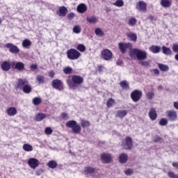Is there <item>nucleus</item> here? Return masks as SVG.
I'll return each instance as SVG.
<instances>
[{
    "label": "nucleus",
    "instance_id": "obj_1",
    "mask_svg": "<svg viewBox=\"0 0 178 178\" xmlns=\"http://www.w3.org/2000/svg\"><path fill=\"white\" fill-rule=\"evenodd\" d=\"M84 81V79L80 76L77 75H73L70 78H68L67 79V83L70 87V88H72V90H76L80 84H83V82Z\"/></svg>",
    "mask_w": 178,
    "mask_h": 178
},
{
    "label": "nucleus",
    "instance_id": "obj_2",
    "mask_svg": "<svg viewBox=\"0 0 178 178\" xmlns=\"http://www.w3.org/2000/svg\"><path fill=\"white\" fill-rule=\"evenodd\" d=\"M16 87L17 88H19L20 90H22V91L25 94H30V92H31L33 90V88H31V86L29 84V80L26 79H18Z\"/></svg>",
    "mask_w": 178,
    "mask_h": 178
},
{
    "label": "nucleus",
    "instance_id": "obj_3",
    "mask_svg": "<svg viewBox=\"0 0 178 178\" xmlns=\"http://www.w3.org/2000/svg\"><path fill=\"white\" fill-rule=\"evenodd\" d=\"M130 56H136L138 60H145L147 59V51L138 49H133L129 52Z\"/></svg>",
    "mask_w": 178,
    "mask_h": 178
},
{
    "label": "nucleus",
    "instance_id": "obj_4",
    "mask_svg": "<svg viewBox=\"0 0 178 178\" xmlns=\"http://www.w3.org/2000/svg\"><path fill=\"white\" fill-rule=\"evenodd\" d=\"M66 127L72 129L73 133L75 134H79L81 131V127L77 124V122L74 120H70L66 122Z\"/></svg>",
    "mask_w": 178,
    "mask_h": 178
},
{
    "label": "nucleus",
    "instance_id": "obj_5",
    "mask_svg": "<svg viewBox=\"0 0 178 178\" xmlns=\"http://www.w3.org/2000/svg\"><path fill=\"white\" fill-rule=\"evenodd\" d=\"M81 56V54L75 49H70L67 51V57L70 60H76Z\"/></svg>",
    "mask_w": 178,
    "mask_h": 178
},
{
    "label": "nucleus",
    "instance_id": "obj_6",
    "mask_svg": "<svg viewBox=\"0 0 178 178\" xmlns=\"http://www.w3.org/2000/svg\"><path fill=\"white\" fill-rule=\"evenodd\" d=\"M122 146L124 149H131L133 148V140L131 138L127 137L125 140L122 142Z\"/></svg>",
    "mask_w": 178,
    "mask_h": 178
},
{
    "label": "nucleus",
    "instance_id": "obj_7",
    "mask_svg": "<svg viewBox=\"0 0 178 178\" xmlns=\"http://www.w3.org/2000/svg\"><path fill=\"white\" fill-rule=\"evenodd\" d=\"M28 165L31 169H37L40 166V161L35 158H31L28 160Z\"/></svg>",
    "mask_w": 178,
    "mask_h": 178
},
{
    "label": "nucleus",
    "instance_id": "obj_8",
    "mask_svg": "<svg viewBox=\"0 0 178 178\" xmlns=\"http://www.w3.org/2000/svg\"><path fill=\"white\" fill-rule=\"evenodd\" d=\"M143 95V92L140 90H134L131 93V98L134 101V102H138L140 101V99L141 98Z\"/></svg>",
    "mask_w": 178,
    "mask_h": 178
},
{
    "label": "nucleus",
    "instance_id": "obj_9",
    "mask_svg": "<svg viewBox=\"0 0 178 178\" xmlns=\"http://www.w3.org/2000/svg\"><path fill=\"white\" fill-rule=\"evenodd\" d=\"M118 47L122 52V54H124L127 49H131L133 48V44L131 43H119Z\"/></svg>",
    "mask_w": 178,
    "mask_h": 178
},
{
    "label": "nucleus",
    "instance_id": "obj_10",
    "mask_svg": "<svg viewBox=\"0 0 178 178\" xmlns=\"http://www.w3.org/2000/svg\"><path fill=\"white\" fill-rule=\"evenodd\" d=\"M6 48H8L11 54H19L20 52V49H19V47L17 46L14 45L12 43H7L5 44Z\"/></svg>",
    "mask_w": 178,
    "mask_h": 178
},
{
    "label": "nucleus",
    "instance_id": "obj_11",
    "mask_svg": "<svg viewBox=\"0 0 178 178\" xmlns=\"http://www.w3.org/2000/svg\"><path fill=\"white\" fill-rule=\"evenodd\" d=\"M102 58L104 60H111L112 59V51L108 49H106L102 51Z\"/></svg>",
    "mask_w": 178,
    "mask_h": 178
},
{
    "label": "nucleus",
    "instance_id": "obj_12",
    "mask_svg": "<svg viewBox=\"0 0 178 178\" xmlns=\"http://www.w3.org/2000/svg\"><path fill=\"white\" fill-rule=\"evenodd\" d=\"M52 86L59 91H62L63 90V83L59 79H54L51 83Z\"/></svg>",
    "mask_w": 178,
    "mask_h": 178
},
{
    "label": "nucleus",
    "instance_id": "obj_13",
    "mask_svg": "<svg viewBox=\"0 0 178 178\" xmlns=\"http://www.w3.org/2000/svg\"><path fill=\"white\" fill-rule=\"evenodd\" d=\"M166 115L170 120L172 122L177 120V113L175 111H168L166 112Z\"/></svg>",
    "mask_w": 178,
    "mask_h": 178
},
{
    "label": "nucleus",
    "instance_id": "obj_14",
    "mask_svg": "<svg viewBox=\"0 0 178 178\" xmlns=\"http://www.w3.org/2000/svg\"><path fill=\"white\" fill-rule=\"evenodd\" d=\"M101 159L105 163L112 162V156L110 154L104 153L101 155Z\"/></svg>",
    "mask_w": 178,
    "mask_h": 178
},
{
    "label": "nucleus",
    "instance_id": "obj_15",
    "mask_svg": "<svg viewBox=\"0 0 178 178\" xmlns=\"http://www.w3.org/2000/svg\"><path fill=\"white\" fill-rule=\"evenodd\" d=\"M149 118L150 120H156V118H158V114L156 113V111H155V108H152L150 111H149Z\"/></svg>",
    "mask_w": 178,
    "mask_h": 178
},
{
    "label": "nucleus",
    "instance_id": "obj_16",
    "mask_svg": "<svg viewBox=\"0 0 178 178\" xmlns=\"http://www.w3.org/2000/svg\"><path fill=\"white\" fill-rule=\"evenodd\" d=\"M6 113L8 116H15L17 115V109L15 107H10L6 110Z\"/></svg>",
    "mask_w": 178,
    "mask_h": 178
},
{
    "label": "nucleus",
    "instance_id": "obj_17",
    "mask_svg": "<svg viewBox=\"0 0 178 178\" xmlns=\"http://www.w3.org/2000/svg\"><path fill=\"white\" fill-rule=\"evenodd\" d=\"M86 20L88 23L90 24H97L98 22V17H95V15L87 17Z\"/></svg>",
    "mask_w": 178,
    "mask_h": 178
},
{
    "label": "nucleus",
    "instance_id": "obj_18",
    "mask_svg": "<svg viewBox=\"0 0 178 178\" xmlns=\"http://www.w3.org/2000/svg\"><path fill=\"white\" fill-rule=\"evenodd\" d=\"M76 10L79 13H84L87 11V6L84 3H81L77 6Z\"/></svg>",
    "mask_w": 178,
    "mask_h": 178
},
{
    "label": "nucleus",
    "instance_id": "obj_19",
    "mask_svg": "<svg viewBox=\"0 0 178 178\" xmlns=\"http://www.w3.org/2000/svg\"><path fill=\"white\" fill-rule=\"evenodd\" d=\"M45 118H47V115L45 113H39L35 115V120L36 122H41V121L44 120V119H45Z\"/></svg>",
    "mask_w": 178,
    "mask_h": 178
},
{
    "label": "nucleus",
    "instance_id": "obj_20",
    "mask_svg": "<svg viewBox=\"0 0 178 178\" xmlns=\"http://www.w3.org/2000/svg\"><path fill=\"white\" fill-rule=\"evenodd\" d=\"M13 68L17 69V70H23L24 69V64L22 62H18L13 64Z\"/></svg>",
    "mask_w": 178,
    "mask_h": 178
},
{
    "label": "nucleus",
    "instance_id": "obj_21",
    "mask_svg": "<svg viewBox=\"0 0 178 178\" xmlns=\"http://www.w3.org/2000/svg\"><path fill=\"white\" fill-rule=\"evenodd\" d=\"M127 115V111L126 110H119L117 111L115 118H120V119H123L124 116Z\"/></svg>",
    "mask_w": 178,
    "mask_h": 178
},
{
    "label": "nucleus",
    "instance_id": "obj_22",
    "mask_svg": "<svg viewBox=\"0 0 178 178\" xmlns=\"http://www.w3.org/2000/svg\"><path fill=\"white\" fill-rule=\"evenodd\" d=\"M149 49L152 54H159L161 52V47L159 46L152 45Z\"/></svg>",
    "mask_w": 178,
    "mask_h": 178
},
{
    "label": "nucleus",
    "instance_id": "obj_23",
    "mask_svg": "<svg viewBox=\"0 0 178 178\" xmlns=\"http://www.w3.org/2000/svg\"><path fill=\"white\" fill-rule=\"evenodd\" d=\"M136 9L138 10H145L147 9V4L144 1H139L136 5Z\"/></svg>",
    "mask_w": 178,
    "mask_h": 178
},
{
    "label": "nucleus",
    "instance_id": "obj_24",
    "mask_svg": "<svg viewBox=\"0 0 178 178\" xmlns=\"http://www.w3.org/2000/svg\"><path fill=\"white\" fill-rule=\"evenodd\" d=\"M127 37L129 38L131 41H137V34L133 32H129L127 33Z\"/></svg>",
    "mask_w": 178,
    "mask_h": 178
},
{
    "label": "nucleus",
    "instance_id": "obj_25",
    "mask_svg": "<svg viewBox=\"0 0 178 178\" xmlns=\"http://www.w3.org/2000/svg\"><path fill=\"white\" fill-rule=\"evenodd\" d=\"M1 69L4 72H8V70H10V63H9L8 61H4L1 64Z\"/></svg>",
    "mask_w": 178,
    "mask_h": 178
},
{
    "label": "nucleus",
    "instance_id": "obj_26",
    "mask_svg": "<svg viewBox=\"0 0 178 178\" xmlns=\"http://www.w3.org/2000/svg\"><path fill=\"white\" fill-rule=\"evenodd\" d=\"M161 5L163 8H169L172 5V1L169 0H161Z\"/></svg>",
    "mask_w": 178,
    "mask_h": 178
},
{
    "label": "nucleus",
    "instance_id": "obj_27",
    "mask_svg": "<svg viewBox=\"0 0 178 178\" xmlns=\"http://www.w3.org/2000/svg\"><path fill=\"white\" fill-rule=\"evenodd\" d=\"M67 13V8L66 7L63 6L59 8V16H66V14Z\"/></svg>",
    "mask_w": 178,
    "mask_h": 178
},
{
    "label": "nucleus",
    "instance_id": "obj_28",
    "mask_svg": "<svg viewBox=\"0 0 178 178\" xmlns=\"http://www.w3.org/2000/svg\"><path fill=\"white\" fill-rule=\"evenodd\" d=\"M120 87L123 88V90H130V86H129V83L127 81H122L120 83Z\"/></svg>",
    "mask_w": 178,
    "mask_h": 178
},
{
    "label": "nucleus",
    "instance_id": "obj_29",
    "mask_svg": "<svg viewBox=\"0 0 178 178\" xmlns=\"http://www.w3.org/2000/svg\"><path fill=\"white\" fill-rule=\"evenodd\" d=\"M22 148H23L24 151H26V152H31V151H33V146L30 144L23 145Z\"/></svg>",
    "mask_w": 178,
    "mask_h": 178
},
{
    "label": "nucleus",
    "instance_id": "obj_30",
    "mask_svg": "<svg viewBox=\"0 0 178 178\" xmlns=\"http://www.w3.org/2000/svg\"><path fill=\"white\" fill-rule=\"evenodd\" d=\"M95 33L97 37H104V35H105V33L103 32L101 28H96L95 30Z\"/></svg>",
    "mask_w": 178,
    "mask_h": 178
},
{
    "label": "nucleus",
    "instance_id": "obj_31",
    "mask_svg": "<svg viewBox=\"0 0 178 178\" xmlns=\"http://www.w3.org/2000/svg\"><path fill=\"white\" fill-rule=\"evenodd\" d=\"M162 51L164 55H167V56L172 55V49H170V48L166 47L165 46H163Z\"/></svg>",
    "mask_w": 178,
    "mask_h": 178
},
{
    "label": "nucleus",
    "instance_id": "obj_32",
    "mask_svg": "<svg viewBox=\"0 0 178 178\" xmlns=\"http://www.w3.org/2000/svg\"><path fill=\"white\" fill-rule=\"evenodd\" d=\"M119 159L121 163H126V162H127V155L124 153L121 154L119 156Z\"/></svg>",
    "mask_w": 178,
    "mask_h": 178
},
{
    "label": "nucleus",
    "instance_id": "obj_33",
    "mask_svg": "<svg viewBox=\"0 0 178 178\" xmlns=\"http://www.w3.org/2000/svg\"><path fill=\"white\" fill-rule=\"evenodd\" d=\"M36 80L39 84H44L45 83V77L42 75H38Z\"/></svg>",
    "mask_w": 178,
    "mask_h": 178
},
{
    "label": "nucleus",
    "instance_id": "obj_34",
    "mask_svg": "<svg viewBox=\"0 0 178 178\" xmlns=\"http://www.w3.org/2000/svg\"><path fill=\"white\" fill-rule=\"evenodd\" d=\"M47 165L50 169H55L58 167V163L55 161H50L48 162Z\"/></svg>",
    "mask_w": 178,
    "mask_h": 178
},
{
    "label": "nucleus",
    "instance_id": "obj_35",
    "mask_svg": "<svg viewBox=\"0 0 178 178\" xmlns=\"http://www.w3.org/2000/svg\"><path fill=\"white\" fill-rule=\"evenodd\" d=\"M31 46V41H30V40L29 39H25L24 40H23L22 42V47L24 48H29V47Z\"/></svg>",
    "mask_w": 178,
    "mask_h": 178
},
{
    "label": "nucleus",
    "instance_id": "obj_36",
    "mask_svg": "<svg viewBox=\"0 0 178 178\" xmlns=\"http://www.w3.org/2000/svg\"><path fill=\"white\" fill-rule=\"evenodd\" d=\"M90 122L86 120H81V126L83 129H86V127H90Z\"/></svg>",
    "mask_w": 178,
    "mask_h": 178
},
{
    "label": "nucleus",
    "instance_id": "obj_37",
    "mask_svg": "<svg viewBox=\"0 0 178 178\" xmlns=\"http://www.w3.org/2000/svg\"><path fill=\"white\" fill-rule=\"evenodd\" d=\"M84 172L86 175H91V173H94V172H95V170L92 167H86Z\"/></svg>",
    "mask_w": 178,
    "mask_h": 178
},
{
    "label": "nucleus",
    "instance_id": "obj_38",
    "mask_svg": "<svg viewBox=\"0 0 178 178\" xmlns=\"http://www.w3.org/2000/svg\"><path fill=\"white\" fill-rule=\"evenodd\" d=\"M113 5H114V6H118V8H122V6L124 5V2L123 0H117L115 3H113Z\"/></svg>",
    "mask_w": 178,
    "mask_h": 178
},
{
    "label": "nucleus",
    "instance_id": "obj_39",
    "mask_svg": "<svg viewBox=\"0 0 178 178\" xmlns=\"http://www.w3.org/2000/svg\"><path fill=\"white\" fill-rule=\"evenodd\" d=\"M159 67L161 72H167V70H169V67L166 65L159 64Z\"/></svg>",
    "mask_w": 178,
    "mask_h": 178
},
{
    "label": "nucleus",
    "instance_id": "obj_40",
    "mask_svg": "<svg viewBox=\"0 0 178 178\" xmlns=\"http://www.w3.org/2000/svg\"><path fill=\"white\" fill-rule=\"evenodd\" d=\"M72 30L74 33H75V34H79L81 32V28H80V26L79 25H76L75 26H74Z\"/></svg>",
    "mask_w": 178,
    "mask_h": 178
},
{
    "label": "nucleus",
    "instance_id": "obj_41",
    "mask_svg": "<svg viewBox=\"0 0 178 178\" xmlns=\"http://www.w3.org/2000/svg\"><path fill=\"white\" fill-rule=\"evenodd\" d=\"M154 97L155 93H154V92H148L147 93H146V98L147 99H153Z\"/></svg>",
    "mask_w": 178,
    "mask_h": 178
},
{
    "label": "nucleus",
    "instance_id": "obj_42",
    "mask_svg": "<svg viewBox=\"0 0 178 178\" xmlns=\"http://www.w3.org/2000/svg\"><path fill=\"white\" fill-rule=\"evenodd\" d=\"M115 105V99L111 98L107 102V107L108 108H112Z\"/></svg>",
    "mask_w": 178,
    "mask_h": 178
},
{
    "label": "nucleus",
    "instance_id": "obj_43",
    "mask_svg": "<svg viewBox=\"0 0 178 178\" xmlns=\"http://www.w3.org/2000/svg\"><path fill=\"white\" fill-rule=\"evenodd\" d=\"M76 49L79 51V52H84L86 51V46H84V44H80L76 47Z\"/></svg>",
    "mask_w": 178,
    "mask_h": 178
},
{
    "label": "nucleus",
    "instance_id": "obj_44",
    "mask_svg": "<svg viewBox=\"0 0 178 178\" xmlns=\"http://www.w3.org/2000/svg\"><path fill=\"white\" fill-rule=\"evenodd\" d=\"M33 105H40L41 104V98L35 97L33 99Z\"/></svg>",
    "mask_w": 178,
    "mask_h": 178
},
{
    "label": "nucleus",
    "instance_id": "obj_45",
    "mask_svg": "<svg viewBox=\"0 0 178 178\" xmlns=\"http://www.w3.org/2000/svg\"><path fill=\"white\" fill-rule=\"evenodd\" d=\"M160 126H166L168 124V119L166 118H161L159 122Z\"/></svg>",
    "mask_w": 178,
    "mask_h": 178
},
{
    "label": "nucleus",
    "instance_id": "obj_46",
    "mask_svg": "<svg viewBox=\"0 0 178 178\" xmlns=\"http://www.w3.org/2000/svg\"><path fill=\"white\" fill-rule=\"evenodd\" d=\"M137 23V19L134 17H131L129 19V26H136V24Z\"/></svg>",
    "mask_w": 178,
    "mask_h": 178
},
{
    "label": "nucleus",
    "instance_id": "obj_47",
    "mask_svg": "<svg viewBox=\"0 0 178 178\" xmlns=\"http://www.w3.org/2000/svg\"><path fill=\"white\" fill-rule=\"evenodd\" d=\"M168 177L170 178H178V174H175L173 172H168Z\"/></svg>",
    "mask_w": 178,
    "mask_h": 178
},
{
    "label": "nucleus",
    "instance_id": "obj_48",
    "mask_svg": "<svg viewBox=\"0 0 178 178\" xmlns=\"http://www.w3.org/2000/svg\"><path fill=\"white\" fill-rule=\"evenodd\" d=\"M53 130L51 127H47L44 130L45 134L47 136H51V134L53 133Z\"/></svg>",
    "mask_w": 178,
    "mask_h": 178
},
{
    "label": "nucleus",
    "instance_id": "obj_49",
    "mask_svg": "<svg viewBox=\"0 0 178 178\" xmlns=\"http://www.w3.org/2000/svg\"><path fill=\"white\" fill-rule=\"evenodd\" d=\"M140 64L141 66H143L144 67H149V62L148 61H140Z\"/></svg>",
    "mask_w": 178,
    "mask_h": 178
},
{
    "label": "nucleus",
    "instance_id": "obj_50",
    "mask_svg": "<svg viewBox=\"0 0 178 178\" xmlns=\"http://www.w3.org/2000/svg\"><path fill=\"white\" fill-rule=\"evenodd\" d=\"M124 173L127 176H131L133 175V170L129 168L124 171Z\"/></svg>",
    "mask_w": 178,
    "mask_h": 178
},
{
    "label": "nucleus",
    "instance_id": "obj_51",
    "mask_svg": "<svg viewBox=\"0 0 178 178\" xmlns=\"http://www.w3.org/2000/svg\"><path fill=\"white\" fill-rule=\"evenodd\" d=\"M172 49L173 52H175V54H177V52H178V44H172Z\"/></svg>",
    "mask_w": 178,
    "mask_h": 178
},
{
    "label": "nucleus",
    "instance_id": "obj_52",
    "mask_svg": "<svg viewBox=\"0 0 178 178\" xmlns=\"http://www.w3.org/2000/svg\"><path fill=\"white\" fill-rule=\"evenodd\" d=\"M63 72L65 74H70V73H72V68L71 67H66L63 70Z\"/></svg>",
    "mask_w": 178,
    "mask_h": 178
},
{
    "label": "nucleus",
    "instance_id": "obj_53",
    "mask_svg": "<svg viewBox=\"0 0 178 178\" xmlns=\"http://www.w3.org/2000/svg\"><path fill=\"white\" fill-rule=\"evenodd\" d=\"M67 19H68V20H72V19H74V13H71L68 14Z\"/></svg>",
    "mask_w": 178,
    "mask_h": 178
},
{
    "label": "nucleus",
    "instance_id": "obj_54",
    "mask_svg": "<svg viewBox=\"0 0 178 178\" xmlns=\"http://www.w3.org/2000/svg\"><path fill=\"white\" fill-rule=\"evenodd\" d=\"M162 140V138L159 136H156L154 139L153 141H154V143H159V140Z\"/></svg>",
    "mask_w": 178,
    "mask_h": 178
},
{
    "label": "nucleus",
    "instance_id": "obj_55",
    "mask_svg": "<svg viewBox=\"0 0 178 178\" xmlns=\"http://www.w3.org/2000/svg\"><path fill=\"white\" fill-rule=\"evenodd\" d=\"M37 67H38V66L36 64H33L31 65V70H37Z\"/></svg>",
    "mask_w": 178,
    "mask_h": 178
},
{
    "label": "nucleus",
    "instance_id": "obj_56",
    "mask_svg": "<svg viewBox=\"0 0 178 178\" xmlns=\"http://www.w3.org/2000/svg\"><path fill=\"white\" fill-rule=\"evenodd\" d=\"M61 117L63 118V119H67V113H61Z\"/></svg>",
    "mask_w": 178,
    "mask_h": 178
},
{
    "label": "nucleus",
    "instance_id": "obj_57",
    "mask_svg": "<svg viewBox=\"0 0 178 178\" xmlns=\"http://www.w3.org/2000/svg\"><path fill=\"white\" fill-rule=\"evenodd\" d=\"M154 74H156L157 76L159 74V70L155 69L153 70Z\"/></svg>",
    "mask_w": 178,
    "mask_h": 178
},
{
    "label": "nucleus",
    "instance_id": "obj_58",
    "mask_svg": "<svg viewBox=\"0 0 178 178\" xmlns=\"http://www.w3.org/2000/svg\"><path fill=\"white\" fill-rule=\"evenodd\" d=\"M174 108H175V109H178V102H174Z\"/></svg>",
    "mask_w": 178,
    "mask_h": 178
},
{
    "label": "nucleus",
    "instance_id": "obj_59",
    "mask_svg": "<svg viewBox=\"0 0 178 178\" xmlns=\"http://www.w3.org/2000/svg\"><path fill=\"white\" fill-rule=\"evenodd\" d=\"M172 166L174 168H178V162H173L172 163Z\"/></svg>",
    "mask_w": 178,
    "mask_h": 178
},
{
    "label": "nucleus",
    "instance_id": "obj_60",
    "mask_svg": "<svg viewBox=\"0 0 178 178\" xmlns=\"http://www.w3.org/2000/svg\"><path fill=\"white\" fill-rule=\"evenodd\" d=\"M49 77H54V72H50L49 73Z\"/></svg>",
    "mask_w": 178,
    "mask_h": 178
},
{
    "label": "nucleus",
    "instance_id": "obj_61",
    "mask_svg": "<svg viewBox=\"0 0 178 178\" xmlns=\"http://www.w3.org/2000/svg\"><path fill=\"white\" fill-rule=\"evenodd\" d=\"M122 60H119L118 61H117V65H118V66H122Z\"/></svg>",
    "mask_w": 178,
    "mask_h": 178
},
{
    "label": "nucleus",
    "instance_id": "obj_62",
    "mask_svg": "<svg viewBox=\"0 0 178 178\" xmlns=\"http://www.w3.org/2000/svg\"><path fill=\"white\" fill-rule=\"evenodd\" d=\"M158 90H162V86H158Z\"/></svg>",
    "mask_w": 178,
    "mask_h": 178
},
{
    "label": "nucleus",
    "instance_id": "obj_63",
    "mask_svg": "<svg viewBox=\"0 0 178 178\" xmlns=\"http://www.w3.org/2000/svg\"><path fill=\"white\" fill-rule=\"evenodd\" d=\"M175 59L176 60H178V54L175 55Z\"/></svg>",
    "mask_w": 178,
    "mask_h": 178
},
{
    "label": "nucleus",
    "instance_id": "obj_64",
    "mask_svg": "<svg viewBox=\"0 0 178 178\" xmlns=\"http://www.w3.org/2000/svg\"><path fill=\"white\" fill-rule=\"evenodd\" d=\"M2 23V19L0 18V24Z\"/></svg>",
    "mask_w": 178,
    "mask_h": 178
}]
</instances>
